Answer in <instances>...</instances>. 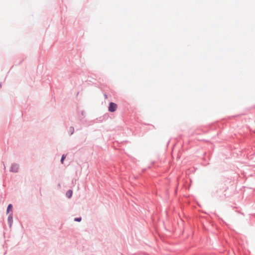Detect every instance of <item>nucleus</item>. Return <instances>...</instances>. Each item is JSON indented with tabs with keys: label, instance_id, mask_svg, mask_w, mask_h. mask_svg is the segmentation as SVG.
I'll return each instance as SVG.
<instances>
[{
	"label": "nucleus",
	"instance_id": "nucleus-7",
	"mask_svg": "<svg viewBox=\"0 0 255 255\" xmlns=\"http://www.w3.org/2000/svg\"><path fill=\"white\" fill-rule=\"evenodd\" d=\"M12 215H10L9 216H8V219L9 221H11L12 220Z\"/></svg>",
	"mask_w": 255,
	"mask_h": 255
},
{
	"label": "nucleus",
	"instance_id": "nucleus-5",
	"mask_svg": "<svg viewBox=\"0 0 255 255\" xmlns=\"http://www.w3.org/2000/svg\"><path fill=\"white\" fill-rule=\"evenodd\" d=\"M65 158H66V155L63 154L62 155L61 159V162L62 163H63V160L65 159Z\"/></svg>",
	"mask_w": 255,
	"mask_h": 255
},
{
	"label": "nucleus",
	"instance_id": "nucleus-3",
	"mask_svg": "<svg viewBox=\"0 0 255 255\" xmlns=\"http://www.w3.org/2000/svg\"><path fill=\"white\" fill-rule=\"evenodd\" d=\"M72 191L71 190H69L68 191H67V192H66V196L68 198H70L71 197L72 195Z\"/></svg>",
	"mask_w": 255,
	"mask_h": 255
},
{
	"label": "nucleus",
	"instance_id": "nucleus-1",
	"mask_svg": "<svg viewBox=\"0 0 255 255\" xmlns=\"http://www.w3.org/2000/svg\"><path fill=\"white\" fill-rule=\"evenodd\" d=\"M117 108V105L114 103H110L109 107V111L110 112H114Z\"/></svg>",
	"mask_w": 255,
	"mask_h": 255
},
{
	"label": "nucleus",
	"instance_id": "nucleus-2",
	"mask_svg": "<svg viewBox=\"0 0 255 255\" xmlns=\"http://www.w3.org/2000/svg\"><path fill=\"white\" fill-rule=\"evenodd\" d=\"M18 169V166L17 164H13L11 167L10 171L12 172H16Z\"/></svg>",
	"mask_w": 255,
	"mask_h": 255
},
{
	"label": "nucleus",
	"instance_id": "nucleus-6",
	"mask_svg": "<svg viewBox=\"0 0 255 255\" xmlns=\"http://www.w3.org/2000/svg\"><path fill=\"white\" fill-rule=\"evenodd\" d=\"M81 218H77L75 219V221L80 222V221H81Z\"/></svg>",
	"mask_w": 255,
	"mask_h": 255
},
{
	"label": "nucleus",
	"instance_id": "nucleus-4",
	"mask_svg": "<svg viewBox=\"0 0 255 255\" xmlns=\"http://www.w3.org/2000/svg\"><path fill=\"white\" fill-rule=\"evenodd\" d=\"M12 206L11 204H9L8 205V207L7 208V213H9V211L12 210Z\"/></svg>",
	"mask_w": 255,
	"mask_h": 255
}]
</instances>
